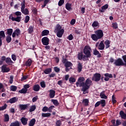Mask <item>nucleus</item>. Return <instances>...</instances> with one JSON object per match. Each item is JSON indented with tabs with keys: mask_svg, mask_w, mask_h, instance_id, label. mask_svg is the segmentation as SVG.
<instances>
[{
	"mask_svg": "<svg viewBox=\"0 0 126 126\" xmlns=\"http://www.w3.org/2000/svg\"><path fill=\"white\" fill-rule=\"evenodd\" d=\"M1 60L3 62H4L5 61V63H7V64H8L9 65H11L12 63H14L13 61L11 60V58L9 57L6 58L5 56H2L1 57Z\"/></svg>",
	"mask_w": 126,
	"mask_h": 126,
	"instance_id": "nucleus-10",
	"label": "nucleus"
},
{
	"mask_svg": "<svg viewBox=\"0 0 126 126\" xmlns=\"http://www.w3.org/2000/svg\"><path fill=\"white\" fill-rule=\"evenodd\" d=\"M51 72H52V68H47L43 71L42 74H50Z\"/></svg>",
	"mask_w": 126,
	"mask_h": 126,
	"instance_id": "nucleus-24",
	"label": "nucleus"
},
{
	"mask_svg": "<svg viewBox=\"0 0 126 126\" xmlns=\"http://www.w3.org/2000/svg\"><path fill=\"white\" fill-rule=\"evenodd\" d=\"M101 79V74L99 73H95L92 77L93 81H95V82H99Z\"/></svg>",
	"mask_w": 126,
	"mask_h": 126,
	"instance_id": "nucleus-11",
	"label": "nucleus"
},
{
	"mask_svg": "<svg viewBox=\"0 0 126 126\" xmlns=\"http://www.w3.org/2000/svg\"><path fill=\"white\" fill-rule=\"evenodd\" d=\"M65 8L68 11H70V10H72V8H71V3H69L68 2L66 3L65 4Z\"/></svg>",
	"mask_w": 126,
	"mask_h": 126,
	"instance_id": "nucleus-26",
	"label": "nucleus"
},
{
	"mask_svg": "<svg viewBox=\"0 0 126 126\" xmlns=\"http://www.w3.org/2000/svg\"><path fill=\"white\" fill-rule=\"evenodd\" d=\"M49 42H50V39L48 37L45 36L41 39V43L44 46H48L49 45Z\"/></svg>",
	"mask_w": 126,
	"mask_h": 126,
	"instance_id": "nucleus-12",
	"label": "nucleus"
},
{
	"mask_svg": "<svg viewBox=\"0 0 126 126\" xmlns=\"http://www.w3.org/2000/svg\"><path fill=\"white\" fill-rule=\"evenodd\" d=\"M41 116L43 118H47V117H51V113H42Z\"/></svg>",
	"mask_w": 126,
	"mask_h": 126,
	"instance_id": "nucleus-43",
	"label": "nucleus"
},
{
	"mask_svg": "<svg viewBox=\"0 0 126 126\" xmlns=\"http://www.w3.org/2000/svg\"><path fill=\"white\" fill-rule=\"evenodd\" d=\"M84 81H85V78L84 77H80L76 83L77 87H82L83 88L85 83Z\"/></svg>",
	"mask_w": 126,
	"mask_h": 126,
	"instance_id": "nucleus-7",
	"label": "nucleus"
},
{
	"mask_svg": "<svg viewBox=\"0 0 126 126\" xmlns=\"http://www.w3.org/2000/svg\"><path fill=\"white\" fill-rule=\"evenodd\" d=\"M99 101L101 107H104L106 106V100L105 99H101Z\"/></svg>",
	"mask_w": 126,
	"mask_h": 126,
	"instance_id": "nucleus-40",
	"label": "nucleus"
},
{
	"mask_svg": "<svg viewBox=\"0 0 126 126\" xmlns=\"http://www.w3.org/2000/svg\"><path fill=\"white\" fill-rule=\"evenodd\" d=\"M36 105H32L30 107V110H29V112L30 113H32V112H34V111H35V110H36Z\"/></svg>",
	"mask_w": 126,
	"mask_h": 126,
	"instance_id": "nucleus-38",
	"label": "nucleus"
},
{
	"mask_svg": "<svg viewBox=\"0 0 126 126\" xmlns=\"http://www.w3.org/2000/svg\"><path fill=\"white\" fill-rule=\"evenodd\" d=\"M33 91H35V92H38V91H40V85L36 84L34 85L33 86Z\"/></svg>",
	"mask_w": 126,
	"mask_h": 126,
	"instance_id": "nucleus-25",
	"label": "nucleus"
},
{
	"mask_svg": "<svg viewBox=\"0 0 126 126\" xmlns=\"http://www.w3.org/2000/svg\"><path fill=\"white\" fill-rule=\"evenodd\" d=\"M93 55H94V56H97V58H101L102 57V55H101L100 52H99V51H98V50H97L96 49H94V50Z\"/></svg>",
	"mask_w": 126,
	"mask_h": 126,
	"instance_id": "nucleus-23",
	"label": "nucleus"
},
{
	"mask_svg": "<svg viewBox=\"0 0 126 126\" xmlns=\"http://www.w3.org/2000/svg\"><path fill=\"white\" fill-rule=\"evenodd\" d=\"M55 108V106L54 105H51L50 106L49 108H48V111L49 112H52V110H53V109Z\"/></svg>",
	"mask_w": 126,
	"mask_h": 126,
	"instance_id": "nucleus-64",
	"label": "nucleus"
},
{
	"mask_svg": "<svg viewBox=\"0 0 126 126\" xmlns=\"http://www.w3.org/2000/svg\"><path fill=\"white\" fill-rule=\"evenodd\" d=\"M21 33V31L19 29H17L15 30V31L12 33V37L13 38H15V36L18 37L19 35H20Z\"/></svg>",
	"mask_w": 126,
	"mask_h": 126,
	"instance_id": "nucleus-14",
	"label": "nucleus"
},
{
	"mask_svg": "<svg viewBox=\"0 0 126 126\" xmlns=\"http://www.w3.org/2000/svg\"><path fill=\"white\" fill-rule=\"evenodd\" d=\"M27 91H28V90H26L24 88L22 90L19 91V93H20L21 94H26V93H27Z\"/></svg>",
	"mask_w": 126,
	"mask_h": 126,
	"instance_id": "nucleus-39",
	"label": "nucleus"
},
{
	"mask_svg": "<svg viewBox=\"0 0 126 126\" xmlns=\"http://www.w3.org/2000/svg\"><path fill=\"white\" fill-rule=\"evenodd\" d=\"M49 96L50 98H55V96H56V91L54 90H50L49 91Z\"/></svg>",
	"mask_w": 126,
	"mask_h": 126,
	"instance_id": "nucleus-20",
	"label": "nucleus"
},
{
	"mask_svg": "<svg viewBox=\"0 0 126 126\" xmlns=\"http://www.w3.org/2000/svg\"><path fill=\"white\" fill-rule=\"evenodd\" d=\"M40 86L42 88H45L46 87V83L45 81H43L40 82Z\"/></svg>",
	"mask_w": 126,
	"mask_h": 126,
	"instance_id": "nucleus-52",
	"label": "nucleus"
},
{
	"mask_svg": "<svg viewBox=\"0 0 126 126\" xmlns=\"http://www.w3.org/2000/svg\"><path fill=\"white\" fill-rule=\"evenodd\" d=\"M112 103L113 104H116L117 103V100H116V97L115 96V95H112Z\"/></svg>",
	"mask_w": 126,
	"mask_h": 126,
	"instance_id": "nucleus-53",
	"label": "nucleus"
},
{
	"mask_svg": "<svg viewBox=\"0 0 126 126\" xmlns=\"http://www.w3.org/2000/svg\"><path fill=\"white\" fill-rule=\"evenodd\" d=\"M54 32L56 33L57 37L59 38H62L63 33H64V30L62 29V26L61 25L57 24L55 28Z\"/></svg>",
	"mask_w": 126,
	"mask_h": 126,
	"instance_id": "nucleus-4",
	"label": "nucleus"
},
{
	"mask_svg": "<svg viewBox=\"0 0 126 126\" xmlns=\"http://www.w3.org/2000/svg\"><path fill=\"white\" fill-rule=\"evenodd\" d=\"M92 85V80L90 79V78H88L86 79L84 83V86L81 89V91H83V94H88V90L90 89V86Z\"/></svg>",
	"mask_w": 126,
	"mask_h": 126,
	"instance_id": "nucleus-2",
	"label": "nucleus"
},
{
	"mask_svg": "<svg viewBox=\"0 0 126 126\" xmlns=\"http://www.w3.org/2000/svg\"><path fill=\"white\" fill-rule=\"evenodd\" d=\"M11 40H12V38L10 35H7L6 36V41L7 43H10L11 42Z\"/></svg>",
	"mask_w": 126,
	"mask_h": 126,
	"instance_id": "nucleus-41",
	"label": "nucleus"
},
{
	"mask_svg": "<svg viewBox=\"0 0 126 126\" xmlns=\"http://www.w3.org/2000/svg\"><path fill=\"white\" fill-rule=\"evenodd\" d=\"M69 81L70 83H74V82H75V81H76V79H75V78H74L73 77H70L69 78Z\"/></svg>",
	"mask_w": 126,
	"mask_h": 126,
	"instance_id": "nucleus-46",
	"label": "nucleus"
},
{
	"mask_svg": "<svg viewBox=\"0 0 126 126\" xmlns=\"http://www.w3.org/2000/svg\"><path fill=\"white\" fill-rule=\"evenodd\" d=\"M11 59L12 60H13L14 62H15V61H16V55H14V54H12L11 55Z\"/></svg>",
	"mask_w": 126,
	"mask_h": 126,
	"instance_id": "nucleus-58",
	"label": "nucleus"
},
{
	"mask_svg": "<svg viewBox=\"0 0 126 126\" xmlns=\"http://www.w3.org/2000/svg\"><path fill=\"white\" fill-rule=\"evenodd\" d=\"M48 108L47 106H44L42 108V112H48Z\"/></svg>",
	"mask_w": 126,
	"mask_h": 126,
	"instance_id": "nucleus-62",
	"label": "nucleus"
},
{
	"mask_svg": "<svg viewBox=\"0 0 126 126\" xmlns=\"http://www.w3.org/2000/svg\"><path fill=\"white\" fill-rule=\"evenodd\" d=\"M54 71H55V72H57V73L60 72V71H61V69H60V68H59L58 66L54 67Z\"/></svg>",
	"mask_w": 126,
	"mask_h": 126,
	"instance_id": "nucleus-51",
	"label": "nucleus"
},
{
	"mask_svg": "<svg viewBox=\"0 0 126 126\" xmlns=\"http://www.w3.org/2000/svg\"><path fill=\"white\" fill-rule=\"evenodd\" d=\"M122 125V122H121V120H116V126H121Z\"/></svg>",
	"mask_w": 126,
	"mask_h": 126,
	"instance_id": "nucleus-61",
	"label": "nucleus"
},
{
	"mask_svg": "<svg viewBox=\"0 0 126 126\" xmlns=\"http://www.w3.org/2000/svg\"><path fill=\"white\" fill-rule=\"evenodd\" d=\"M92 52V49L91 47L88 45H86L83 49V53L84 55L82 53H79L78 54V59L79 61H83L85 62V61H88V59H90L91 57H92V54L91 52Z\"/></svg>",
	"mask_w": 126,
	"mask_h": 126,
	"instance_id": "nucleus-1",
	"label": "nucleus"
},
{
	"mask_svg": "<svg viewBox=\"0 0 126 126\" xmlns=\"http://www.w3.org/2000/svg\"><path fill=\"white\" fill-rule=\"evenodd\" d=\"M112 25L113 29H118V23L117 22L113 23Z\"/></svg>",
	"mask_w": 126,
	"mask_h": 126,
	"instance_id": "nucleus-47",
	"label": "nucleus"
},
{
	"mask_svg": "<svg viewBox=\"0 0 126 126\" xmlns=\"http://www.w3.org/2000/svg\"><path fill=\"white\" fill-rule=\"evenodd\" d=\"M52 103H53L54 105H55V106H59L60 104L59 103V101L57 99H52Z\"/></svg>",
	"mask_w": 126,
	"mask_h": 126,
	"instance_id": "nucleus-42",
	"label": "nucleus"
},
{
	"mask_svg": "<svg viewBox=\"0 0 126 126\" xmlns=\"http://www.w3.org/2000/svg\"><path fill=\"white\" fill-rule=\"evenodd\" d=\"M83 65H82V63H78V66H77V71L78 72H81V71H82V67Z\"/></svg>",
	"mask_w": 126,
	"mask_h": 126,
	"instance_id": "nucleus-28",
	"label": "nucleus"
},
{
	"mask_svg": "<svg viewBox=\"0 0 126 126\" xmlns=\"http://www.w3.org/2000/svg\"><path fill=\"white\" fill-rule=\"evenodd\" d=\"M15 15L17 16L16 18L13 17L12 14H11L9 16V19L12 20V21H16V22H20L21 19H22V17L21 15H22V13L20 11H16L15 13Z\"/></svg>",
	"mask_w": 126,
	"mask_h": 126,
	"instance_id": "nucleus-5",
	"label": "nucleus"
},
{
	"mask_svg": "<svg viewBox=\"0 0 126 126\" xmlns=\"http://www.w3.org/2000/svg\"><path fill=\"white\" fill-rule=\"evenodd\" d=\"M104 80L105 81H109L110 78H113V75L108 73H106L104 74Z\"/></svg>",
	"mask_w": 126,
	"mask_h": 126,
	"instance_id": "nucleus-17",
	"label": "nucleus"
},
{
	"mask_svg": "<svg viewBox=\"0 0 126 126\" xmlns=\"http://www.w3.org/2000/svg\"><path fill=\"white\" fill-rule=\"evenodd\" d=\"M56 126H62V121L61 120H58L56 123Z\"/></svg>",
	"mask_w": 126,
	"mask_h": 126,
	"instance_id": "nucleus-55",
	"label": "nucleus"
},
{
	"mask_svg": "<svg viewBox=\"0 0 126 126\" xmlns=\"http://www.w3.org/2000/svg\"><path fill=\"white\" fill-rule=\"evenodd\" d=\"M28 32L29 34H32L34 32V26H30L28 29Z\"/></svg>",
	"mask_w": 126,
	"mask_h": 126,
	"instance_id": "nucleus-29",
	"label": "nucleus"
},
{
	"mask_svg": "<svg viewBox=\"0 0 126 126\" xmlns=\"http://www.w3.org/2000/svg\"><path fill=\"white\" fill-rule=\"evenodd\" d=\"M37 100H38V96H36L32 98V101L33 103H34V102H36L37 101Z\"/></svg>",
	"mask_w": 126,
	"mask_h": 126,
	"instance_id": "nucleus-63",
	"label": "nucleus"
},
{
	"mask_svg": "<svg viewBox=\"0 0 126 126\" xmlns=\"http://www.w3.org/2000/svg\"><path fill=\"white\" fill-rule=\"evenodd\" d=\"M17 101H18V97H14L8 100L7 101V103H10V104H13L14 103H16Z\"/></svg>",
	"mask_w": 126,
	"mask_h": 126,
	"instance_id": "nucleus-18",
	"label": "nucleus"
},
{
	"mask_svg": "<svg viewBox=\"0 0 126 126\" xmlns=\"http://www.w3.org/2000/svg\"><path fill=\"white\" fill-rule=\"evenodd\" d=\"M75 22H76V20L74 19H72L70 21L71 25H74V24H75Z\"/></svg>",
	"mask_w": 126,
	"mask_h": 126,
	"instance_id": "nucleus-60",
	"label": "nucleus"
},
{
	"mask_svg": "<svg viewBox=\"0 0 126 126\" xmlns=\"http://www.w3.org/2000/svg\"><path fill=\"white\" fill-rule=\"evenodd\" d=\"M36 123V119L35 118H33L30 121L29 123V126H35V124Z\"/></svg>",
	"mask_w": 126,
	"mask_h": 126,
	"instance_id": "nucleus-27",
	"label": "nucleus"
},
{
	"mask_svg": "<svg viewBox=\"0 0 126 126\" xmlns=\"http://www.w3.org/2000/svg\"><path fill=\"white\" fill-rule=\"evenodd\" d=\"M30 105V103H28L27 104H19V109H20L21 110L24 111L25 110H26V109H27Z\"/></svg>",
	"mask_w": 126,
	"mask_h": 126,
	"instance_id": "nucleus-16",
	"label": "nucleus"
},
{
	"mask_svg": "<svg viewBox=\"0 0 126 126\" xmlns=\"http://www.w3.org/2000/svg\"><path fill=\"white\" fill-rule=\"evenodd\" d=\"M21 122L23 126H26V125H27V124L28 122V119L25 118V117H22L21 119Z\"/></svg>",
	"mask_w": 126,
	"mask_h": 126,
	"instance_id": "nucleus-21",
	"label": "nucleus"
},
{
	"mask_svg": "<svg viewBox=\"0 0 126 126\" xmlns=\"http://www.w3.org/2000/svg\"><path fill=\"white\" fill-rule=\"evenodd\" d=\"M67 39H68V40L69 41H71V40L73 39V35H72L71 34H70V35H68V36L67 37Z\"/></svg>",
	"mask_w": 126,
	"mask_h": 126,
	"instance_id": "nucleus-54",
	"label": "nucleus"
},
{
	"mask_svg": "<svg viewBox=\"0 0 126 126\" xmlns=\"http://www.w3.org/2000/svg\"><path fill=\"white\" fill-rule=\"evenodd\" d=\"M49 33H50L49 30H44L41 32V36H48Z\"/></svg>",
	"mask_w": 126,
	"mask_h": 126,
	"instance_id": "nucleus-32",
	"label": "nucleus"
},
{
	"mask_svg": "<svg viewBox=\"0 0 126 126\" xmlns=\"http://www.w3.org/2000/svg\"><path fill=\"white\" fill-rule=\"evenodd\" d=\"M100 98H101V99H107L108 98V96H107V95H106V94H103L102 93H100Z\"/></svg>",
	"mask_w": 126,
	"mask_h": 126,
	"instance_id": "nucleus-45",
	"label": "nucleus"
},
{
	"mask_svg": "<svg viewBox=\"0 0 126 126\" xmlns=\"http://www.w3.org/2000/svg\"><path fill=\"white\" fill-rule=\"evenodd\" d=\"M7 65L4 64V65H3L2 66H1V71L2 72H3V73H5V72H9V71H10V68H9V67H6Z\"/></svg>",
	"mask_w": 126,
	"mask_h": 126,
	"instance_id": "nucleus-15",
	"label": "nucleus"
},
{
	"mask_svg": "<svg viewBox=\"0 0 126 126\" xmlns=\"http://www.w3.org/2000/svg\"><path fill=\"white\" fill-rule=\"evenodd\" d=\"M21 11L25 15H29V10L27 8H25V0H23V1L21 3Z\"/></svg>",
	"mask_w": 126,
	"mask_h": 126,
	"instance_id": "nucleus-6",
	"label": "nucleus"
},
{
	"mask_svg": "<svg viewBox=\"0 0 126 126\" xmlns=\"http://www.w3.org/2000/svg\"><path fill=\"white\" fill-rule=\"evenodd\" d=\"M13 83V76H10L9 79V83L10 84H12Z\"/></svg>",
	"mask_w": 126,
	"mask_h": 126,
	"instance_id": "nucleus-57",
	"label": "nucleus"
},
{
	"mask_svg": "<svg viewBox=\"0 0 126 126\" xmlns=\"http://www.w3.org/2000/svg\"><path fill=\"white\" fill-rule=\"evenodd\" d=\"M7 107V104H5L2 107H0V111H3V110H5V109H6Z\"/></svg>",
	"mask_w": 126,
	"mask_h": 126,
	"instance_id": "nucleus-49",
	"label": "nucleus"
},
{
	"mask_svg": "<svg viewBox=\"0 0 126 126\" xmlns=\"http://www.w3.org/2000/svg\"><path fill=\"white\" fill-rule=\"evenodd\" d=\"M104 44L105 45V49H108L110 47V44H111V41H110L109 39H106L104 42Z\"/></svg>",
	"mask_w": 126,
	"mask_h": 126,
	"instance_id": "nucleus-30",
	"label": "nucleus"
},
{
	"mask_svg": "<svg viewBox=\"0 0 126 126\" xmlns=\"http://www.w3.org/2000/svg\"><path fill=\"white\" fill-rule=\"evenodd\" d=\"M64 3V0H60L58 2L59 6H62Z\"/></svg>",
	"mask_w": 126,
	"mask_h": 126,
	"instance_id": "nucleus-50",
	"label": "nucleus"
},
{
	"mask_svg": "<svg viewBox=\"0 0 126 126\" xmlns=\"http://www.w3.org/2000/svg\"><path fill=\"white\" fill-rule=\"evenodd\" d=\"M62 63L64 64L65 67H72L73 66V64L69 61H67V59L64 58V56L62 58Z\"/></svg>",
	"mask_w": 126,
	"mask_h": 126,
	"instance_id": "nucleus-8",
	"label": "nucleus"
},
{
	"mask_svg": "<svg viewBox=\"0 0 126 126\" xmlns=\"http://www.w3.org/2000/svg\"><path fill=\"white\" fill-rule=\"evenodd\" d=\"M29 20H30V17L28 15L26 16V18L25 19V23H28L29 22Z\"/></svg>",
	"mask_w": 126,
	"mask_h": 126,
	"instance_id": "nucleus-48",
	"label": "nucleus"
},
{
	"mask_svg": "<svg viewBox=\"0 0 126 126\" xmlns=\"http://www.w3.org/2000/svg\"><path fill=\"white\" fill-rule=\"evenodd\" d=\"M113 64L116 66H125V63H124V61L121 58H118L115 60Z\"/></svg>",
	"mask_w": 126,
	"mask_h": 126,
	"instance_id": "nucleus-9",
	"label": "nucleus"
},
{
	"mask_svg": "<svg viewBox=\"0 0 126 126\" xmlns=\"http://www.w3.org/2000/svg\"><path fill=\"white\" fill-rule=\"evenodd\" d=\"M122 59L124 62L125 63H124L125 66H126V55L123 56Z\"/></svg>",
	"mask_w": 126,
	"mask_h": 126,
	"instance_id": "nucleus-56",
	"label": "nucleus"
},
{
	"mask_svg": "<svg viewBox=\"0 0 126 126\" xmlns=\"http://www.w3.org/2000/svg\"><path fill=\"white\" fill-rule=\"evenodd\" d=\"M32 12H33V14H37V13H38V11L37 10V8H34L32 10Z\"/></svg>",
	"mask_w": 126,
	"mask_h": 126,
	"instance_id": "nucleus-59",
	"label": "nucleus"
},
{
	"mask_svg": "<svg viewBox=\"0 0 126 126\" xmlns=\"http://www.w3.org/2000/svg\"><path fill=\"white\" fill-rule=\"evenodd\" d=\"M17 90V87L16 86H10V90L11 91H13V92H15Z\"/></svg>",
	"mask_w": 126,
	"mask_h": 126,
	"instance_id": "nucleus-44",
	"label": "nucleus"
},
{
	"mask_svg": "<svg viewBox=\"0 0 126 126\" xmlns=\"http://www.w3.org/2000/svg\"><path fill=\"white\" fill-rule=\"evenodd\" d=\"M13 32V30L12 29H7V34L8 36H11L12 33Z\"/></svg>",
	"mask_w": 126,
	"mask_h": 126,
	"instance_id": "nucleus-35",
	"label": "nucleus"
},
{
	"mask_svg": "<svg viewBox=\"0 0 126 126\" xmlns=\"http://www.w3.org/2000/svg\"><path fill=\"white\" fill-rule=\"evenodd\" d=\"M10 126H20V122L18 121H16L10 124Z\"/></svg>",
	"mask_w": 126,
	"mask_h": 126,
	"instance_id": "nucleus-31",
	"label": "nucleus"
},
{
	"mask_svg": "<svg viewBox=\"0 0 126 126\" xmlns=\"http://www.w3.org/2000/svg\"><path fill=\"white\" fill-rule=\"evenodd\" d=\"M108 7L109 5H108V4H105L101 7V9H99V12H101L102 13L105 12V10H106V9H108Z\"/></svg>",
	"mask_w": 126,
	"mask_h": 126,
	"instance_id": "nucleus-19",
	"label": "nucleus"
},
{
	"mask_svg": "<svg viewBox=\"0 0 126 126\" xmlns=\"http://www.w3.org/2000/svg\"><path fill=\"white\" fill-rule=\"evenodd\" d=\"M5 38V33L4 31H0V47L2 45V39Z\"/></svg>",
	"mask_w": 126,
	"mask_h": 126,
	"instance_id": "nucleus-13",
	"label": "nucleus"
},
{
	"mask_svg": "<svg viewBox=\"0 0 126 126\" xmlns=\"http://www.w3.org/2000/svg\"><path fill=\"white\" fill-rule=\"evenodd\" d=\"M4 117V122L5 123H7V122H9V115H8V114H5Z\"/></svg>",
	"mask_w": 126,
	"mask_h": 126,
	"instance_id": "nucleus-36",
	"label": "nucleus"
},
{
	"mask_svg": "<svg viewBox=\"0 0 126 126\" xmlns=\"http://www.w3.org/2000/svg\"><path fill=\"white\" fill-rule=\"evenodd\" d=\"M83 103L84 104V106H88L89 104V99L85 98L83 100Z\"/></svg>",
	"mask_w": 126,
	"mask_h": 126,
	"instance_id": "nucleus-37",
	"label": "nucleus"
},
{
	"mask_svg": "<svg viewBox=\"0 0 126 126\" xmlns=\"http://www.w3.org/2000/svg\"><path fill=\"white\" fill-rule=\"evenodd\" d=\"M98 50H103L105 49V44H104V41H101L98 46Z\"/></svg>",
	"mask_w": 126,
	"mask_h": 126,
	"instance_id": "nucleus-22",
	"label": "nucleus"
},
{
	"mask_svg": "<svg viewBox=\"0 0 126 126\" xmlns=\"http://www.w3.org/2000/svg\"><path fill=\"white\" fill-rule=\"evenodd\" d=\"M92 27H99V26H100V25H99V22H98V21H94L93 23V24H92Z\"/></svg>",
	"mask_w": 126,
	"mask_h": 126,
	"instance_id": "nucleus-34",
	"label": "nucleus"
},
{
	"mask_svg": "<svg viewBox=\"0 0 126 126\" xmlns=\"http://www.w3.org/2000/svg\"><path fill=\"white\" fill-rule=\"evenodd\" d=\"M94 33L95 34H92L91 35V38L93 41H95V42L100 39H102V37L104 36V33L102 30H98Z\"/></svg>",
	"mask_w": 126,
	"mask_h": 126,
	"instance_id": "nucleus-3",
	"label": "nucleus"
},
{
	"mask_svg": "<svg viewBox=\"0 0 126 126\" xmlns=\"http://www.w3.org/2000/svg\"><path fill=\"white\" fill-rule=\"evenodd\" d=\"M32 63H33V61H32L31 59L28 60V61L26 62V66H31Z\"/></svg>",
	"mask_w": 126,
	"mask_h": 126,
	"instance_id": "nucleus-33",
	"label": "nucleus"
}]
</instances>
